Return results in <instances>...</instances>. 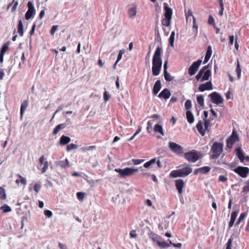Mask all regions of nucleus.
I'll use <instances>...</instances> for the list:
<instances>
[{
	"mask_svg": "<svg viewBox=\"0 0 249 249\" xmlns=\"http://www.w3.org/2000/svg\"><path fill=\"white\" fill-rule=\"evenodd\" d=\"M66 127V125L65 124H61L57 125L55 128L53 129V135H56L58 132L61 129L65 128Z\"/></svg>",
	"mask_w": 249,
	"mask_h": 249,
	"instance_id": "obj_29",
	"label": "nucleus"
},
{
	"mask_svg": "<svg viewBox=\"0 0 249 249\" xmlns=\"http://www.w3.org/2000/svg\"><path fill=\"white\" fill-rule=\"evenodd\" d=\"M137 6L136 5H133L131 7H129L127 11V13L129 18H133L137 14Z\"/></svg>",
	"mask_w": 249,
	"mask_h": 249,
	"instance_id": "obj_19",
	"label": "nucleus"
},
{
	"mask_svg": "<svg viewBox=\"0 0 249 249\" xmlns=\"http://www.w3.org/2000/svg\"><path fill=\"white\" fill-rule=\"evenodd\" d=\"M163 6L164 9L165 10L164 17L165 18L171 19L172 15V9L169 7L168 4L166 3H164Z\"/></svg>",
	"mask_w": 249,
	"mask_h": 249,
	"instance_id": "obj_18",
	"label": "nucleus"
},
{
	"mask_svg": "<svg viewBox=\"0 0 249 249\" xmlns=\"http://www.w3.org/2000/svg\"><path fill=\"white\" fill-rule=\"evenodd\" d=\"M234 40V37L233 35L230 36H229V45H232Z\"/></svg>",
	"mask_w": 249,
	"mask_h": 249,
	"instance_id": "obj_64",
	"label": "nucleus"
},
{
	"mask_svg": "<svg viewBox=\"0 0 249 249\" xmlns=\"http://www.w3.org/2000/svg\"><path fill=\"white\" fill-rule=\"evenodd\" d=\"M157 33H158V36H157V39H156V41L155 42V45H156L157 47H159L160 45V36H159V33L158 31H157Z\"/></svg>",
	"mask_w": 249,
	"mask_h": 249,
	"instance_id": "obj_54",
	"label": "nucleus"
},
{
	"mask_svg": "<svg viewBox=\"0 0 249 249\" xmlns=\"http://www.w3.org/2000/svg\"><path fill=\"white\" fill-rule=\"evenodd\" d=\"M0 209L2 210L3 213H8L12 211L11 207L6 204H4L3 206L0 207Z\"/></svg>",
	"mask_w": 249,
	"mask_h": 249,
	"instance_id": "obj_36",
	"label": "nucleus"
},
{
	"mask_svg": "<svg viewBox=\"0 0 249 249\" xmlns=\"http://www.w3.org/2000/svg\"><path fill=\"white\" fill-rule=\"evenodd\" d=\"M18 32L20 36L23 35V26L21 19L18 20Z\"/></svg>",
	"mask_w": 249,
	"mask_h": 249,
	"instance_id": "obj_32",
	"label": "nucleus"
},
{
	"mask_svg": "<svg viewBox=\"0 0 249 249\" xmlns=\"http://www.w3.org/2000/svg\"><path fill=\"white\" fill-rule=\"evenodd\" d=\"M171 95L170 90L168 89H165L159 94L158 97L160 98H163L165 100L169 98Z\"/></svg>",
	"mask_w": 249,
	"mask_h": 249,
	"instance_id": "obj_20",
	"label": "nucleus"
},
{
	"mask_svg": "<svg viewBox=\"0 0 249 249\" xmlns=\"http://www.w3.org/2000/svg\"><path fill=\"white\" fill-rule=\"evenodd\" d=\"M56 165L57 166L61 167V168H66L69 167L70 166L69 162L67 159H66L64 160L58 161L57 162Z\"/></svg>",
	"mask_w": 249,
	"mask_h": 249,
	"instance_id": "obj_26",
	"label": "nucleus"
},
{
	"mask_svg": "<svg viewBox=\"0 0 249 249\" xmlns=\"http://www.w3.org/2000/svg\"><path fill=\"white\" fill-rule=\"evenodd\" d=\"M115 171L118 173L119 175L122 178H125L128 176H131L134 173L138 172L137 168H132L129 167H126L124 169L116 168L115 169Z\"/></svg>",
	"mask_w": 249,
	"mask_h": 249,
	"instance_id": "obj_5",
	"label": "nucleus"
},
{
	"mask_svg": "<svg viewBox=\"0 0 249 249\" xmlns=\"http://www.w3.org/2000/svg\"><path fill=\"white\" fill-rule=\"evenodd\" d=\"M236 73H237V76L238 79H240L241 77V68L240 66V64L239 61H237V67H236Z\"/></svg>",
	"mask_w": 249,
	"mask_h": 249,
	"instance_id": "obj_42",
	"label": "nucleus"
},
{
	"mask_svg": "<svg viewBox=\"0 0 249 249\" xmlns=\"http://www.w3.org/2000/svg\"><path fill=\"white\" fill-rule=\"evenodd\" d=\"M183 166V167L179 170L181 171L182 177H185L192 172L193 169L191 165L185 163Z\"/></svg>",
	"mask_w": 249,
	"mask_h": 249,
	"instance_id": "obj_13",
	"label": "nucleus"
},
{
	"mask_svg": "<svg viewBox=\"0 0 249 249\" xmlns=\"http://www.w3.org/2000/svg\"><path fill=\"white\" fill-rule=\"evenodd\" d=\"M185 13L187 22L190 17H192L193 18L194 17L193 15L192 11L190 9H189L188 11L185 10Z\"/></svg>",
	"mask_w": 249,
	"mask_h": 249,
	"instance_id": "obj_46",
	"label": "nucleus"
},
{
	"mask_svg": "<svg viewBox=\"0 0 249 249\" xmlns=\"http://www.w3.org/2000/svg\"><path fill=\"white\" fill-rule=\"evenodd\" d=\"M85 194L83 192H78L76 194L77 197L79 200H83Z\"/></svg>",
	"mask_w": 249,
	"mask_h": 249,
	"instance_id": "obj_50",
	"label": "nucleus"
},
{
	"mask_svg": "<svg viewBox=\"0 0 249 249\" xmlns=\"http://www.w3.org/2000/svg\"><path fill=\"white\" fill-rule=\"evenodd\" d=\"M211 170V168L209 166H204L201 168H199V171H200V173L205 174L208 173Z\"/></svg>",
	"mask_w": 249,
	"mask_h": 249,
	"instance_id": "obj_39",
	"label": "nucleus"
},
{
	"mask_svg": "<svg viewBox=\"0 0 249 249\" xmlns=\"http://www.w3.org/2000/svg\"><path fill=\"white\" fill-rule=\"evenodd\" d=\"M152 122L151 121H149L147 122V126L146 127L147 131L148 133H150V129H152Z\"/></svg>",
	"mask_w": 249,
	"mask_h": 249,
	"instance_id": "obj_60",
	"label": "nucleus"
},
{
	"mask_svg": "<svg viewBox=\"0 0 249 249\" xmlns=\"http://www.w3.org/2000/svg\"><path fill=\"white\" fill-rule=\"evenodd\" d=\"M235 152L236 155L237 156L240 161L243 163L244 160L246 161H249V156H245L242 150L241 146H239L235 149Z\"/></svg>",
	"mask_w": 249,
	"mask_h": 249,
	"instance_id": "obj_11",
	"label": "nucleus"
},
{
	"mask_svg": "<svg viewBox=\"0 0 249 249\" xmlns=\"http://www.w3.org/2000/svg\"><path fill=\"white\" fill-rule=\"evenodd\" d=\"M184 158L189 162H196L201 157L200 152L196 150H192L184 154Z\"/></svg>",
	"mask_w": 249,
	"mask_h": 249,
	"instance_id": "obj_3",
	"label": "nucleus"
},
{
	"mask_svg": "<svg viewBox=\"0 0 249 249\" xmlns=\"http://www.w3.org/2000/svg\"><path fill=\"white\" fill-rule=\"evenodd\" d=\"M232 241L233 239L231 238L229 239L228 242L227 243L226 249H231Z\"/></svg>",
	"mask_w": 249,
	"mask_h": 249,
	"instance_id": "obj_49",
	"label": "nucleus"
},
{
	"mask_svg": "<svg viewBox=\"0 0 249 249\" xmlns=\"http://www.w3.org/2000/svg\"><path fill=\"white\" fill-rule=\"evenodd\" d=\"M175 186L178 193L181 194L183 192V188L185 186L184 181L182 179H178L175 180Z\"/></svg>",
	"mask_w": 249,
	"mask_h": 249,
	"instance_id": "obj_16",
	"label": "nucleus"
},
{
	"mask_svg": "<svg viewBox=\"0 0 249 249\" xmlns=\"http://www.w3.org/2000/svg\"><path fill=\"white\" fill-rule=\"evenodd\" d=\"M174 39H175V32H172L171 34V35H170L169 39V44L171 47L174 46Z\"/></svg>",
	"mask_w": 249,
	"mask_h": 249,
	"instance_id": "obj_41",
	"label": "nucleus"
},
{
	"mask_svg": "<svg viewBox=\"0 0 249 249\" xmlns=\"http://www.w3.org/2000/svg\"><path fill=\"white\" fill-rule=\"evenodd\" d=\"M212 53V48H208L206 54L205 56L204 63H206L210 59Z\"/></svg>",
	"mask_w": 249,
	"mask_h": 249,
	"instance_id": "obj_31",
	"label": "nucleus"
},
{
	"mask_svg": "<svg viewBox=\"0 0 249 249\" xmlns=\"http://www.w3.org/2000/svg\"><path fill=\"white\" fill-rule=\"evenodd\" d=\"M63 107L62 106H59V107H58V108L56 109V110L55 111V112L54 113V114H53V117H52V118L51 120H53V119L54 118V116H55V114H56V113H57L58 112H59L60 111H61V110H62V109H63Z\"/></svg>",
	"mask_w": 249,
	"mask_h": 249,
	"instance_id": "obj_62",
	"label": "nucleus"
},
{
	"mask_svg": "<svg viewBox=\"0 0 249 249\" xmlns=\"http://www.w3.org/2000/svg\"><path fill=\"white\" fill-rule=\"evenodd\" d=\"M192 107V102L190 100H187L185 103V107L187 110H189Z\"/></svg>",
	"mask_w": 249,
	"mask_h": 249,
	"instance_id": "obj_48",
	"label": "nucleus"
},
{
	"mask_svg": "<svg viewBox=\"0 0 249 249\" xmlns=\"http://www.w3.org/2000/svg\"><path fill=\"white\" fill-rule=\"evenodd\" d=\"M171 19L168 18H164L161 20L162 25L168 27L170 25V20Z\"/></svg>",
	"mask_w": 249,
	"mask_h": 249,
	"instance_id": "obj_40",
	"label": "nucleus"
},
{
	"mask_svg": "<svg viewBox=\"0 0 249 249\" xmlns=\"http://www.w3.org/2000/svg\"><path fill=\"white\" fill-rule=\"evenodd\" d=\"M156 161V158H154V159H151V160H150L149 161L146 162V163H145L144 164H143V166L145 167V168H149L150 167L151 165H152V164L155 163Z\"/></svg>",
	"mask_w": 249,
	"mask_h": 249,
	"instance_id": "obj_38",
	"label": "nucleus"
},
{
	"mask_svg": "<svg viewBox=\"0 0 249 249\" xmlns=\"http://www.w3.org/2000/svg\"><path fill=\"white\" fill-rule=\"evenodd\" d=\"M130 237L131 238H136L137 236L136 230H132L130 232Z\"/></svg>",
	"mask_w": 249,
	"mask_h": 249,
	"instance_id": "obj_58",
	"label": "nucleus"
},
{
	"mask_svg": "<svg viewBox=\"0 0 249 249\" xmlns=\"http://www.w3.org/2000/svg\"><path fill=\"white\" fill-rule=\"evenodd\" d=\"M157 244L158 245V246L159 247H160V248H167L169 247V246H170L169 244L166 241L161 242V241H157Z\"/></svg>",
	"mask_w": 249,
	"mask_h": 249,
	"instance_id": "obj_34",
	"label": "nucleus"
},
{
	"mask_svg": "<svg viewBox=\"0 0 249 249\" xmlns=\"http://www.w3.org/2000/svg\"><path fill=\"white\" fill-rule=\"evenodd\" d=\"M203 72V70H200L196 76V78L197 81H199L200 79H202Z\"/></svg>",
	"mask_w": 249,
	"mask_h": 249,
	"instance_id": "obj_52",
	"label": "nucleus"
},
{
	"mask_svg": "<svg viewBox=\"0 0 249 249\" xmlns=\"http://www.w3.org/2000/svg\"><path fill=\"white\" fill-rule=\"evenodd\" d=\"M212 102L215 104L219 105L223 103V99L217 92L214 91L209 94Z\"/></svg>",
	"mask_w": 249,
	"mask_h": 249,
	"instance_id": "obj_10",
	"label": "nucleus"
},
{
	"mask_svg": "<svg viewBox=\"0 0 249 249\" xmlns=\"http://www.w3.org/2000/svg\"><path fill=\"white\" fill-rule=\"evenodd\" d=\"M170 149L177 155L183 153V148L175 142H170L168 145Z\"/></svg>",
	"mask_w": 249,
	"mask_h": 249,
	"instance_id": "obj_8",
	"label": "nucleus"
},
{
	"mask_svg": "<svg viewBox=\"0 0 249 249\" xmlns=\"http://www.w3.org/2000/svg\"><path fill=\"white\" fill-rule=\"evenodd\" d=\"M161 87L160 81V80H158L155 82L154 85L153 89V94L156 95L160 90Z\"/></svg>",
	"mask_w": 249,
	"mask_h": 249,
	"instance_id": "obj_23",
	"label": "nucleus"
},
{
	"mask_svg": "<svg viewBox=\"0 0 249 249\" xmlns=\"http://www.w3.org/2000/svg\"><path fill=\"white\" fill-rule=\"evenodd\" d=\"M29 102L27 100L24 101L20 107V118L22 119L24 111L28 107Z\"/></svg>",
	"mask_w": 249,
	"mask_h": 249,
	"instance_id": "obj_24",
	"label": "nucleus"
},
{
	"mask_svg": "<svg viewBox=\"0 0 249 249\" xmlns=\"http://www.w3.org/2000/svg\"><path fill=\"white\" fill-rule=\"evenodd\" d=\"M164 76L167 81H171L173 79V77L167 71L164 72Z\"/></svg>",
	"mask_w": 249,
	"mask_h": 249,
	"instance_id": "obj_45",
	"label": "nucleus"
},
{
	"mask_svg": "<svg viewBox=\"0 0 249 249\" xmlns=\"http://www.w3.org/2000/svg\"><path fill=\"white\" fill-rule=\"evenodd\" d=\"M44 213L46 216H47L49 218L52 217L53 215L52 212L51 211L48 210H45Z\"/></svg>",
	"mask_w": 249,
	"mask_h": 249,
	"instance_id": "obj_56",
	"label": "nucleus"
},
{
	"mask_svg": "<svg viewBox=\"0 0 249 249\" xmlns=\"http://www.w3.org/2000/svg\"><path fill=\"white\" fill-rule=\"evenodd\" d=\"M16 176L18 178L16 179L15 182L18 185H19L20 183L23 185H25L27 184V181L25 178L22 177L19 174L16 175Z\"/></svg>",
	"mask_w": 249,
	"mask_h": 249,
	"instance_id": "obj_25",
	"label": "nucleus"
},
{
	"mask_svg": "<svg viewBox=\"0 0 249 249\" xmlns=\"http://www.w3.org/2000/svg\"><path fill=\"white\" fill-rule=\"evenodd\" d=\"M154 130L156 133H160L162 136H164V133L163 130L162 126L160 125L157 124L154 126Z\"/></svg>",
	"mask_w": 249,
	"mask_h": 249,
	"instance_id": "obj_30",
	"label": "nucleus"
},
{
	"mask_svg": "<svg viewBox=\"0 0 249 249\" xmlns=\"http://www.w3.org/2000/svg\"><path fill=\"white\" fill-rule=\"evenodd\" d=\"M239 141L238 135L236 132L233 130L231 135L226 140V146L231 149L232 148L233 144Z\"/></svg>",
	"mask_w": 249,
	"mask_h": 249,
	"instance_id": "obj_6",
	"label": "nucleus"
},
{
	"mask_svg": "<svg viewBox=\"0 0 249 249\" xmlns=\"http://www.w3.org/2000/svg\"><path fill=\"white\" fill-rule=\"evenodd\" d=\"M39 163L41 164H43V167L41 169V173H45L47 169H48L49 164L47 161L46 160V159L44 155H42L39 159Z\"/></svg>",
	"mask_w": 249,
	"mask_h": 249,
	"instance_id": "obj_17",
	"label": "nucleus"
},
{
	"mask_svg": "<svg viewBox=\"0 0 249 249\" xmlns=\"http://www.w3.org/2000/svg\"><path fill=\"white\" fill-rule=\"evenodd\" d=\"M243 192L245 193L249 192V180L245 183V185L243 188Z\"/></svg>",
	"mask_w": 249,
	"mask_h": 249,
	"instance_id": "obj_47",
	"label": "nucleus"
},
{
	"mask_svg": "<svg viewBox=\"0 0 249 249\" xmlns=\"http://www.w3.org/2000/svg\"><path fill=\"white\" fill-rule=\"evenodd\" d=\"M144 160L132 159V161L135 165L139 164L144 161Z\"/></svg>",
	"mask_w": 249,
	"mask_h": 249,
	"instance_id": "obj_51",
	"label": "nucleus"
},
{
	"mask_svg": "<svg viewBox=\"0 0 249 249\" xmlns=\"http://www.w3.org/2000/svg\"><path fill=\"white\" fill-rule=\"evenodd\" d=\"M202 61L198 60L196 62H194L188 69V74L190 76L194 75L197 71Z\"/></svg>",
	"mask_w": 249,
	"mask_h": 249,
	"instance_id": "obj_12",
	"label": "nucleus"
},
{
	"mask_svg": "<svg viewBox=\"0 0 249 249\" xmlns=\"http://www.w3.org/2000/svg\"><path fill=\"white\" fill-rule=\"evenodd\" d=\"M197 103L201 106H203L204 105V98L202 95H199L196 97Z\"/></svg>",
	"mask_w": 249,
	"mask_h": 249,
	"instance_id": "obj_44",
	"label": "nucleus"
},
{
	"mask_svg": "<svg viewBox=\"0 0 249 249\" xmlns=\"http://www.w3.org/2000/svg\"><path fill=\"white\" fill-rule=\"evenodd\" d=\"M233 171L243 178H246L249 173V168L244 166H238L235 168Z\"/></svg>",
	"mask_w": 249,
	"mask_h": 249,
	"instance_id": "obj_9",
	"label": "nucleus"
},
{
	"mask_svg": "<svg viewBox=\"0 0 249 249\" xmlns=\"http://www.w3.org/2000/svg\"><path fill=\"white\" fill-rule=\"evenodd\" d=\"M57 25H53L50 30L51 35H53L57 28Z\"/></svg>",
	"mask_w": 249,
	"mask_h": 249,
	"instance_id": "obj_59",
	"label": "nucleus"
},
{
	"mask_svg": "<svg viewBox=\"0 0 249 249\" xmlns=\"http://www.w3.org/2000/svg\"><path fill=\"white\" fill-rule=\"evenodd\" d=\"M186 118L189 123L192 124L194 122V117L190 110H187L186 112Z\"/></svg>",
	"mask_w": 249,
	"mask_h": 249,
	"instance_id": "obj_27",
	"label": "nucleus"
},
{
	"mask_svg": "<svg viewBox=\"0 0 249 249\" xmlns=\"http://www.w3.org/2000/svg\"><path fill=\"white\" fill-rule=\"evenodd\" d=\"M223 150V144L221 142H215L211 146L210 159L216 160L218 159Z\"/></svg>",
	"mask_w": 249,
	"mask_h": 249,
	"instance_id": "obj_2",
	"label": "nucleus"
},
{
	"mask_svg": "<svg viewBox=\"0 0 249 249\" xmlns=\"http://www.w3.org/2000/svg\"><path fill=\"white\" fill-rule=\"evenodd\" d=\"M170 176L171 178H178V177H182V174L181 173V171L179 169L171 171L170 173Z\"/></svg>",
	"mask_w": 249,
	"mask_h": 249,
	"instance_id": "obj_28",
	"label": "nucleus"
},
{
	"mask_svg": "<svg viewBox=\"0 0 249 249\" xmlns=\"http://www.w3.org/2000/svg\"><path fill=\"white\" fill-rule=\"evenodd\" d=\"M96 149V146L91 145L87 147L84 148V150L89 151V150H93Z\"/></svg>",
	"mask_w": 249,
	"mask_h": 249,
	"instance_id": "obj_63",
	"label": "nucleus"
},
{
	"mask_svg": "<svg viewBox=\"0 0 249 249\" xmlns=\"http://www.w3.org/2000/svg\"><path fill=\"white\" fill-rule=\"evenodd\" d=\"M212 89H213V85L211 81H208L206 83L202 84L198 87V90L201 92L206 90H209Z\"/></svg>",
	"mask_w": 249,
	"mask_h": 249,
	"instance_id": "obj_14",
	"label": "nucleus"
},
{
	"mask_svg": "<svg viewBox=\"0 0 249 249\" xmlns=\"http://www.w3.org/2000/svg\"><path fill=\"white\" fill-rule=\"evenodd\" d=\"M6 198V195L4 189L0 187V199L1 200H5Z\"/></svg>",
	"mask_w": 249,
	"mask_h": 249,
	"instance_id": "obj_37",
	"label": "nucleus"
},
{
	"mask_svg": "<svg viewBox=\"0 0 249 249\" xmlns=\"http://www.w3.org/2000/svg\"><path fill=\"white\" fill-rule=\"evenodd\" d=\"M124 53V50H121L120 51L118 55L117 59V62H118L122 57V55Z\"/></svg>",
	"mask_w": 249,
	"mask_h": 249,
	"instance_id": "obj_53",
	"label": "nucleus"
},
{
	"mask_svg": "<svg viewBox=\"0 0 249 249\" xmlns=\"http://www.w3.org/2000/svg\"><path fill=\"white\" fill-rule=\"evenodd\" d=\"M218 180L220 182H225L228 180V178L227 177H225L224 176L220 175L219 177Z\"/></svg>",
	"mask_w": 249,
	"mask_h": 249,
	"instance_id": "obj_61",
	"label": "nucleus"
},
{
	"mask_svg": "<svg viewBox=\"0 0 249 249\" xmlns=\"http://www.w3.org/2000/svg\"><path fill=\"white\" fill-rule=\"evenodd\" d=\"M200 70H203L202 78L200 80V81L203 82L205 80H208L211 76V70L208 69V67L207 66L203 67Z\"/></svg>",
	"mask_w": 249,
	"mask_h": 249,
	"instance_id": "obj_15",
	"label": "nucleus"
},
{
	"mask_svg": "<svg viewBox=\"0 0 249 249\" xmlns=\"http://www.w3.org/2000/svg\"><path fill=\"white\" fill-rule=\"evenodd\" d=\"M78 147V145L73 143L68 144L67 146V151H70L71 150L76 149Z\"/></svg>",
	"mask_w": 249,
	"mask_h": 249,
	"instance_id": "obj_43",
	"label": "nucleus"
},
{
	"mask_svg": "<svg viewBox=\"0 0 249 249\" xmlns=\"http://www.w3.org/2000/svg\"><path fill=\"white\" fill-rule=\"evenodd\" d=\"M204 121V127H205V130L203 129V125H202V122L201 120L199 121L196 124V127L197 128V131L198 132L202 135V136H204L205 134V131L207 132L210 131V127H211V125L210 124L211 121L209 119H203Z\"/></svg>",
	"mask_w": 249,
	"mask_h": 249,
	"instance_id": "obj_4",
	"label": "nucleus"
},
{
	"mask_svg": "<svg viewBox=\"0 0 249 249\" xmlns=\"http://www.w3.org/2000/svg\"><path fill=\"white\" fill-rule=\"evenodd\" d=\"M208 22L209 24L214 25V19L212 16H209Z\"/></svg>",
	"mask_w": 249,
	"mask_h": 249,
	"instance_id": "obj_57",
	"label": "nucleus"
},
{
	"mask_svg": "<svg viewBox=\"0 0 249 249\" xmlns=\"http://www.w3.org/2000/svg\"><path fill=\"white\" fill-rule=\"evenodd\" d=\"M161 48H157L152 60V71L154 75H158L160 71L162 61L160 57Z\"/></svg>",
	"mask_w": 249,
	"mask_h": 249,
	"instance_id": "obj_1",
	"label": "nucleus"
},
{
	"mask_svg": "<svg viewBox=\"0 0 249 249\" xmlns=\"http://www.w3.org/2000/svg\"><path fill=\"white\" fill-rule=\"evenodd\" d=\"M238 212V211H233L231 213V219L230 222L229 223V228H231L233 225L235 221L236 220V217L237 216Z\"/></svg>",
	"mask_w": 249,
	"mask_h": 249,
	"instance_id": "obj_21",
	"label": "nucleus"
},
{
	"mask_svg": "<svg viewBox=\"0 0 249 249\" xmlns=\"http://www.w3.org/2000/svg\"><path fill=\"white\" fill-rule=\"evenodd\" d=\"M9 50V48H2L0 52V62L2 63L3 61V56L4 53Z\"/></svg>",
	"mask_w": 249,
	"mask_h": 249,
	"instance_id": "obj_35",
	"label": "nucleus"
},
{
	"mask_svg": "<svg viewBox=\"0 0 249 249\" xmlns=\"http://www.w3.org/2000/svg\"><path fill=\"white\" fill-rule=\"evenodd\" d=\"M71 141L69 137L63 135L60 137L59 143L60 145H64L69 143Z\"/></svg>",
	"mask_w": 249,
	"mask_h": 249,
	"instance_id": "obj_22",
	"label": "nucleus"
},
{
	"mask_svg": "<svg viewBox=\"0 0 249 249\" xmlns=\"http://www.w3.org/2000/svg\"><path fill=\"white\" fill-rule=\"evenodd\" d=\"M27 7L28 10L25 13V18L26 20H29L34 17L36 12L32 1H30L28 2Z\"/></svg>",
	"mask_w": 249,
	"mask_h": 249,
	"instance_id": "obj_7",
	"label": "nucleus"
},
{
	"mask_svg": "<svg viewBox=\"0 0 249 249\" xmlns=\"http://www.w3.org/2000/svg\"><path fill=\"white\" fill-rule=\"evenodd\" d=\"M41 185L38 183H36L34 186V189L36 193H38L41 189Z\"/></svg>",
	"mask_w": 249,
	"mask_h": 249,
	"instance_id": "obj_55",
	"label": "nucleus"
},
{
	"mask_svg": "<svg viewBox=\"0 0 249 249\" xmlns=\"http://www.w3.org/2000/svg\"><path fill=\"white\" fill-rule=\"evenodd\" d=\"M247 216V213H242L240 214L239 217L238 218L237 221L235 223V226L239 225L240 223L246 218Z\"/></svg>",
	"mask_w": 249,
	"mask_h": 249,
	"instance_id": "obj_33",
	"label": "nucleus"
}]
</instances>
